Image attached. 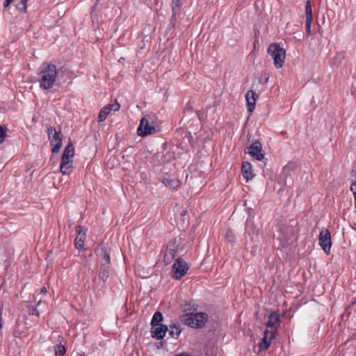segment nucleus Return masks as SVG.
Returning a JSON list of instances; mask_svg holds the SVG:
<instances>
[{"label":"nucleus","mask_w":356,"mask_h":356,"mask_svg":"<svg viewBox=\"0 0 356 356\" xmlns=\"http://www.w3.org/2000/svg\"><path fill=\"white\" fill-rule=\"evenodd\" d=\"M40 293H44V294L47 293V289H46L45 287H42V288L41 289V291H40Z\"/></svg>","instance_id":"obj_35"},{"label":"nucleus","mask_w":356,"mask_h":356,"mask_svg":"<svg viewBox=\"0 0 356 356\" xmlns=\"http://www.w3.org/2000/svg\"><path fill=\"white\" fill-rule=\"evenodd\" d=\"M42 301L40 300L38 303H37V305L35 307H33L32 308L30 311H29V314L31 315H35V316H39L40 314V312L38 311V307L41 304Z\"/></svg>","instance_id":"obj_29"},{"label":"nucleus","mask_w":356,"mask_h":356,"mask_svg":"<svg viewBox=\"0 0 356 356\" xmlns=\"http://www.w3.org/2000/svg\"><path fill=\"white\" fill-rule=\"evenodd\" d=\"M248 153L258 161H261L264 158V154L261 152V144L258 140L254 142L249 147Z\"/></svg>","instance_id":"obj_14"},{"label":"nucleus","mask_w":356,"mask_h":356,"mask_svg":"<svg viewBox=\"0 0 356 356\" xmlns=\"http://www.w3.org/2000/svg\"><path fill=\"white\" fill-rule=\"evenodd\" d=\"M76 356H83V355L77 354Z\"/></svg>","instance_id":"obj_37"},{"label":"nucleus","mask_w":356,"mask_h":356,"mask_svg":"<svg viewBox=\"0 0 356 356\" xmlns=\"http://www.w3.org/2000/svg\"><path fill=\"white\" fill-rule=\"evenodd\" d=\"M188 269L187 264L178 259L172 266V276L177 280H180L186 273Z\"/></svg>","instance_id":"obj_11"},{"label":"nucleus","mask_w":356,"mask_h":356,"mask_svg":"<svg viewBox=\"0 0 356 356\" xmlns=\"http://www.w3.org/2000/svg\"><path fill=\"white\" fill-rule=\"evenodd\" d=\"M268 52L273 60L274 65L277 68H281L285 60L286 50L281 47L278 43H271L268 48Z\"/></svg>","instance_id":"obj_5"},{"label":"nucleus","mask_w":356,"mask_h":356,"mask_svg":"<svg viewBox=\"0 0 356 356\" xmlns=\"http://www.w3.org/2000/svg\"><path fill=\"white\" fill-rule=\"evenodd\" d=\"M168 331V327L165 325H159L155 327L152 326V336L156 339H161L164 337Z\"/></svg>","instance_id":"obj_16"},{"label":"nucleus","mask_w":356,"mask_h":356,"mask_svg":"<svg viewBox=\"0 0 356 356\" xmlns=\"http://www.w3.org/2000/svg\"><path fill=\"white\" fill-rule=\"evenodd\" d=\"M175 356H192V355H191L189 353H179V354H177Z\"/></svg>","instance_id":"obj_33"},{"label":"nucleus","mask_w":356,"mask_h":356,"mask_svg":"<svg viewBox=\"0 0 356 356\" xmlns=\"http://www.w3.org/2000/svg\"><path fill=\"white\" fill-rule=\"evenodd\" d=\"M355 212L356 213V200H355Z\"/></svg>","instance_id":"obj_36"},{"label":"nucleus","mask_w":356,"mask_h":356,"mask_svg":"<svg viewBox=\"0 0 356 356\" xmlns=\"http://www.w3.org/2000/svg\"><path fill=\"white\" fill-rule=\"evenodd\" d=\"M97 254L101 257V268L99 276L103 280H106L109 276L110 252L105 245H101L97 250Z\"/></svg>","instance_id":"obj_3"},{"label":"nucleus","mask_w":356,"mask_h":356,"mask_svg":"<svg viewBox=\"0 0 356 356\" xmlns=\"http://www.w3.org/2000/svg\"><path fill=\"white\" fill-rule=\"evenodd\" d=\"M163 315L161 312H156L153 315L152 318L151 325L152 327L161 325L160 323L163 321Z\"/></svg>","instance_id":"obj_23"},{"label":"nucleus","mask_w":356,"mask_h":356,"mask_svg":"<svg viewBox=\"0 0 356 356\" xmlns=\"http://www.w3.org/2000/svg\"><path fill=\"white\" fill-rule=\"evenodd\" d=\"M271 340L272 339H270V333H268L267 331L265 330L264 337L261 339V341L259 343L260 350L267 349Z\"/></svg>","instance_id":"obj_20"},{"label":"nucleus","mask_w":356,"mask_h":356,"mask_svg":"<svg viewBox=\"0 0 356 356\" xmlns=\"http://www.w3.org/2000/svg\"><path fill=\"white\" fill-rule=\"evenodd\" d=\"M76 232L77 235L74 240L75 246L77 249H82L86 239V232H82L80 227L76 228Z\"/></svg>","instance_id":"obj_18"},{"label":"nucleus","mask_w":356,"mask_h":356,"mask_svg":"<svg viewBox=\"0 0 356 356\" xmlns=\"http://www.w3.org/2000/svg\"><path fill=\"white\" fill-rule=\"evenodd\" d=\"M280 324V314L277 312H272L268 318V322L266 325V331L270 333V339H273L277 332V330Z\"/></svg>","instance_id":"obj_7"},{"label":"nucleus","mask_w":356,"mask_h":356,"mask_svg":"<svg viewBox=\"0 0 356 356\" xmlns=\"http://www.w3.org/2000/svg\"><path fill=\"white\" fill-rule=\"evenodd\" d=\"M168 334L174 339H176L179 337V334L181 333V329L179 327L175 325H170V328H168Z\"/></svg>","instance_id":"obj_21"},{"label":"nucleus","mask_w":356,"mask_h":356,"mask_svg":"<svg viewBox=\"0 0 356 356\" xmlns=\"http://www.w3.org/2000/svg\"><path fill=\"white\" fill-rule=\"evenodd\" d=\"M6 128H3V127L0 126V143H2L6 138Z\"/></svg>","instance_id":"obj_28"},{"label":"nucleus","mask_w":356,"mask_h":356,"mask_svg":"<svg viewBox=\"0 0 356 356\" xmlns=\"http://www.w3.org/2000/svg\"><path fill=\"white\" fill-rule=\"evenodd\" d=\"M1 309H2V307H0V329L2 327V323H1V320H2V317H1Z\"/></svg>","instance_id":"obj_34"},{"label":"nucleus","mask_w":356,"mask_h":356,"mask_svg":"<svg viewBox=\"0 0 356 356\" xmlns=\"http://www.w3.org/2000/svg\"><path fill=\"white\" fill-rule=\"evenodd\" d=\"M191 302H186L181 305V308L184 312H193L196 309L193 307Z\"/></svg>","instance_id":"obj_26"},{"label":"nucleus","mask_w":356,"mask_h":356,"mask_svg":"<svg viewBox=\"0 0 356 356\" xmlns=\"http://www.w3.org/2000/svg\"><path fill=\"white\" fill-rule=\"evenodd\" d=\"M74 154V149L72 143L70 142L64 149L62 155L60 170L63 175H66L71 172Z\"/></svg>","instance_id":"obj_4"},{"label":"nucleus","mask_w":356,"mask_h":356,"mask_svg":"<svg viewBox=\"0 0 356 356\" xmlns=\"http://www.w3.org/2000/svg\"><path fill=\"white\" fill-rule=\"evenodd\" d=\"M58 70L56 66L49 63H44L38 72V82L42 90L51 89L56 81Z\"/></svg>","instance_id":"obj_1"},{"label":"nucleus","mask_w":356,"mask_h":356,"mask_svg":"<svg viewBox=\"0 0 356 356\" xmlns=\"http://www.w3.org/2000/svg\"><path fill=\"white\" fill-rule=\"evenodd\" d=\"M13 0H5L4 3H3V6L4 7H8L9 6V5L11 3V2L13 1Z\"/></svg>","instance_id":"obj_32"},{"label":"nucleus","mask_w":356,"mask_h":356,"mask_svg":"<svg viewBox=\"0 0 356 356\" xmlns=\"http://www.w3.org/2000/svg\"><path fill=\"white\" fill-rule=\"evenodd\" d=\"M241 171L244 179L246 181L252 179L254 177V175L252 172V167L250 163L248 161L243 162Z\"/></svg>","instance_id":"obj_17"},{"label":"nucleus","mask_w":356,"mask_h":356,"mask_svg":"<svg viewBox=\"0 0 356 356\" xmlns=\"http://www.w3.org/2000/svg\"><path fill=\"white\" fill-rule=\"evenodd\" d=\"M66 353V349L62 344H58L54 346L55 356H64Z\"/></svg>","instance_id":"obj_25"},{"label":"nucleus","mask_w":356,"mask_h":356,"mask_svg":"<svg viewBox=\"0 0 356 356\" xmlns=\"http://www.w3.org/2000/svg\"><path fill=\"white\" fill-rule=\"evenodd\" d=\"M180 241V238H175L168 244L164 254V261L167 264L170 263L171 261L177 256L176 253L178 251Z\"/></svg>","instance_id":"obj_8"},{"label":"nucleus","mask_w":356,"mask_h":356,"mask_svg":"<svg viewBox=\"0 0 356 356\" xmlns=\"http://www.w3.org/2000/svg\"><path fill=\"white\" fill-rule=\"evenodd\" d=\"M47 134L50 145L52 147L51 152L54 154L58 153L63 145V135L62 132L60 130L57 131L53 127H49L47 128Z\"/></svg>","instance_id":"obj_6"},{"label":"nucleus","mask_w":356,"mask_h":356,"mask_svg":"<svg viewBox=\"0 0 356 356\" xmlns=\"http://www.w3.org/2000/svg\"><path fill=\"white\" fill-rule=\"evenodd\" d=\"M183 0H172V17H175L180 11Z\"/></svg>","instance_id":"obj_22"},{"label":"nucleus","mask_w":356,"mask_h":356,"mask_svg":"<svg viewBox=\"0 0 356 356\" xmlns=\"http://www.w3.org/2000/svg\"><path fill=\"white\" fill-rule=\"evenodd\" d=\"M245 234L250 238L253 243L259 242V229L255 227L254 220L252 218H249L246 221Z\"/></svg>","instance_id":"obj_12"},{"label":"nucleus","mask_w":356,"mask_h":356,"mask_svg":"<svg viewBox=\"0 0 356 356\" xmlns=\"http://www.w3.org/2000/svg\"><path fill=\"white\" fill-rule=\"evenodd\" d=\"M258 95L253 90H248L245 95L248 111L252 113L255 108Z\"/></svg>","instance_id":"obj_15"},{"label":"nucleus","mask_w":356,"mask_h":356,"mask_svg":"<svg viewBox=\"0 0 356 356\" xmlns=\"http://www.w3.org/2000/svg\"><path fill=\"white\" fill-rule=\"evenodd\" d=\"M161 182L165 187L169 188L170 190H175L180 185V181L176 178H163Z\"/></svg>","instance_id":"obj_19"},{"label":"nucleus","mask_w":356,"mask_h":356,"mask_svg":"<svg viewBox=\"0 0 356 356\" xmlns=\"http://www.w3.org/2000/svg\"><path fill=\"white\" fill-rule=\"evenodd\" d=\"M155 132V127L151 124L146 118H143L140 120V124L137 129L138 135L141 137H145Z\"/></svg>","instance_id":"obj_10"},{"label":"nucleus","mask_w":356,"mask_h":356,"mask_svg":"<svg viewBox=\"0 0 356 356\" xmlns=\"http://www.w3.org/2000/svg\"><path fill=\"white\" fill-rule=\"evenodd\" d=\"M225 238L229 242H234L235 241L236 237L234 234L233 232L230 229L227 230L225 234Z\"/></svg>","instance_id":"obj_27"},{"label":"nucleus","mask_w":356,"mask_h":356,"mask_svg":"<svg viewBox=\"0 0 356 356\" xmlns=\"http://www.w3.org/2000/svg\"><path fill=\"white\" fill-rule=\"evenodd\" d=\"M319 245L326 254L331 250L332 241L330 232L327 228H322L318 236Z\"/></svg>","instance_id":"obj_9"},{"label":"nucleus","mask_w":356,"mask_h":356,"mask_svg":"<svg viewBox=\"0 0 356 356\" xmlns=\"http://www.w3.org/2000/svg\"><path fill=\"white\" fill-rule=\"evenodd\" d=\"M306 20L312 21V8L310 0H307L305 6Z\"/></svg>","instance_id":"obj_24"},{"label":"nucleus","mask_w":356,"mask_h":356,"mask_svg":"<svg viewBox=\"0 0 356 356\" xmlns=\"http://www.w3.org/2000/svg\"><path fill=\"white\" fill-rule=\"evenodd\" d=\"M312 22V21H309V20H306V22H305L306 33H307V36L310 35V34H311Z\"/></svg>","instance_id":"obj_30"},{"label":"nucleus","mask_w":356,"mask_h":356,"mask_svg":"<svg viewBox=\"0 0 356 356\" xmlns=\"http://www.w3.org/2000/svg\"><path fill=\"white\" fill-rule=\"evenodd\" d=\"M28 0H22L17 5V8L21 10H26V5Z\"/></svg>","instance_id":"obj_31"},{"label":"nucleus","mask_w":356,"mask_h":356,"mask_svg":"<svg viewBox=\"0 0 356 356\" xmlns=\"http://www.w3.org/2000/svg\"><path fill=\"white\" fill-rule=\"evenodd\" d=\"M120 108V105L118 102L108 104L104 106L99 111L98 115V122H104L112 112L118 111Z\"/></svg>","instance_id":"obj_13"},{"label":"nucleus","mask_w":356,"mask_h":356,"mask_svg":"<svg viewBox=\"0 0 356 356\" xmlns=\"http://www.w3.org/2000/svg\"><path fill=\"white\" fill-rule=\"evenodd\" d=\"M209 318L205 312H188L181 316V321L185 325L193 328H202Z\"/></svg>","instance_id":"obj_2"}]
</instances>
